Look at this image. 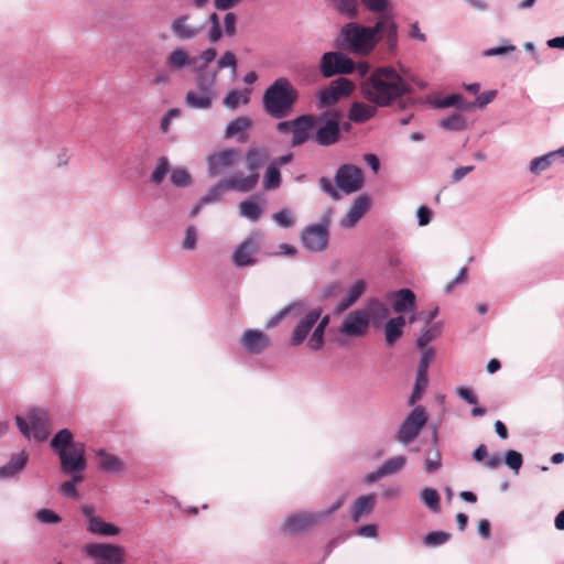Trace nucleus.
Masks as SVG:
<instances>
[{"mask_svg":"<svg viewBox=\"0 0 564 564\" xmlns=\"http://www.w3.org/2000/svg\"><path fill=\"white\" fill-rule=\"evenodd\" d=\"M360 93L376 107L386 108L398 102L405 109L406 102L402 98L412 93V87L394 67L379 66L361 82Z\"/></svg>","mask_w":564,"mask_h":564,"instance_id":"f257e3e1","label":"nucleus"},{"mask_svg":"<svg viewBox=\"0 0 564 564\" xmlns=\"http://www.w3.org/2000/svg\"><path fill=\"white\" fill-rule=\"evenodd\" d=\"M299 93L292 83L285 77H280L264 90L263 109L270 117L282 119L291 113Z\"/></svg>","mask_w":564,"mask_h":564,"instance_id":"f03ea898","label":"nucleus"},{"mask_svg":"<svg viewBox=\"0 0 564 564\" xmlns=\"http://www.w3.org/2000/svg\"><path fill=\"white\" fill-rule=\"evenodd\" d=\"M341 47L359 55H368L376 46L377 28L364 26L355 22L347 23L341 28Z\"/></svg>","mask_w":564,"mask_h":564,"instance_id":"7ed1b4c3","label":"nucleus"},{"mask_svg":"<svg viewBox=\"0 0 564 564\" xmlns=\"http://www.w3.org/2000/svg\"><path fill=\"white\" fill-rule=\"evenodd\" d=\"M14 420L19 432L28 440L43 442L51 434V419L44 409H30L26 417L17 415Z\"/></svg>","mask_w":564,"mask_h":564,"instance_id":"20e7f679","label":"nucleus"},{"mask_svg":"<svg viewBox=\"0 0 564 564\" xmlns=\"http://www.w3.org/2000/svg\"><path fill=\"white\" fill-rule=\"evenodd\" d=\"M346 496L341 495L329 508L318 512H299L288 517L284 521V529L291 533H297L314 527L318 522L329 518L345 502Z\"/></svg>","mask_w":564,"mask_h":564,"instance_id":"39448f33","label":"nucleus"},{"mask_svg":"<svg viewBox=\"0 0 564 564\" xmlns=\"http://www.w3.org/2000/svg\"><path fill=\"white\" fill-rule=\"evenodd\" d=\"M256 177H242L241 173H237L213 185L208 192L202 197V204H212L218 202L226 189L237 191L241 193L251 192L254 188Z\"/></svg>","mask_w":564,"mask_h":564,"instance_id":"423d86ee","label":"nucleus"},{"mask_svg":"<svg viewBox=\"0 0 564 564\" xmlns=\"http://www.w3.org/2000/svg\"><path fill=\"white\" fill-rule=\"evenodd\" d=\"M316 116L323 119L314 127L312 140L319 147H329L337 143L341 134L338 113L336 111H325Z\"/></svg>","mask_w":564,"mask_h":564,"instance_id":"0eeeda50","label":"nucleus"},{"mask_svg":"<svg viewBox=\"0 0 564 564\" xmlns=\"http://www.w3.org/2000/svg\"><path fill=\"white\" fill-rule=\"evenodd\" d=\"M426 422L427 413L425 408L422 405L415 406L401 423L397 433V441L402 445H409L419 436Z\"/></svg>","mask_w":564,"mask_h":564,"instance_id":"6e6552de","label":"nucleus"},{"mask_svg":"<svg viewBox=\"0 0 564 564\" xmlns=\"http://www.w3.org/2000/svg\"><path fill=\"white\" fill-rule=\"evenodd\" d=\"M85 554L95 560L96 564H123L124 549L110 543H88L84 547Z\"/></svg>","mask_w":564,"mask_h":564,"instance_id":"1a4fd4ad","label":"nucleus"},{"mask_svg":"<svg viewBox=\"0 0 564 564\" xmlns=\"http://www.w3.org/2000/svg\"><path fill=\"white\" fill-rule=\"evenodd\" d=\"M170 30L175 40L189 42L203 33L205 23L196 22L191 13H183L171 21Z\"/></svg>","mask_w":564,"mask_h":564,"instance_id":"9d476101","label":"nucleus"},{"mask_svg":"<svg viewBox=\"0 0 564 564\" xmlns=\"http://www.w3.org/2000/svg\"><path fill=\"white\" fill-rule=\"evenodd\" d=\"M354 70V61L341 52H327L321 57L319 72L325 78L339 74H351Z\"/></svg>","mask_w":564,"mask_h":564,"instance_id":"9b49d317","label":"nucleus"},{"mask_svg":"<svg viewBox=\"0 0 564 564\" xmlns=\"http://www.w3.org/2000/svg\"><path fill=\"white\" fill-rule=\"evenodd\" d=\"M370 327V314L367 310L357 308L343 318L338 333L347 337H364Z\"/></svg>","mask_w":564,"mask_h":564,"instance_id":"f8f14e48","label":"nucleus"},{"mask_svg":"<svg viewBox=\"0 0 564 564\" xmlns=\"http://www.w3.org/2000/svg\"><path fill=\"white\" fill-rule=\"evenodd\" d=\"M240 160L241 152L236 148L213 153L207 158L208 173L212 177L219 176L236 166Z\"/></svg>","mask_w":564,"mask_h":564,"instance_id":"ddd939ff","label":"nucleus"},{"mask_svg":"<svg viewBox=\"0 0 564 564\" xmlns=\"http://www.w3.org/2000/svg\"><path fill=\"white\" fill-rule=\"evenodd\" d=\"M334 181L339 191L351 194L362 187L364 174L356 165L343 164L337 169Z\"/></svg>","mask_w":564,"mask_h":564,"instance_id":"4468645a","label":"nucleus"},{"mask_svg":"<svg viewBox=\"0 0 564 564\" xmlns=\"http://www.w3.org/2000/svg\"><path fill=\"white\" fill-rule=\"evenodd\" d=\"M354 90L351 80L339 77L330 83V85L317 94V101L321 108L330 107L338 102L343 97H347Z\"/></svg>","mask_w":564,"mask_h":564,"instance_id":"2eb2a0df","label":"nucleus"},{"mask_svg":"<svg viewBox=\"0 0 564 564\" xmlns=\"http://www.w3.org/2000/svg\"><path fill=\"white\" fill-rule=\"evenodd\" d=\"M80 512L85 518V525L88 533L100 536H116L120 533V529L117 525L106 522L97 516L93 506H82Z\"/></svg>","mask_w":564,"mask_h":564,"instance_id":"dca6fc26","label":"nucleus"},{"mask_svg":"<svg viewBox=\"0 0 564 564\" xmlns=\"http://www.w3.org/2000/svg\"><path fill=\"white\" fill-rule=\"evenodd\" d=\"M260 247V232L254 231L247 236L236 248L232 254V263L237 268L253 265L254 254Z\"/></svg>","mask_w":564,"mask_h":564,"instance_id":"f3484780","label":"nucleus"},{"mask_svg":"<svg viewBox=\"0 0 564 564\" xmlns=\"http://www.w3.org/2000/svg\"><path fill=\"white\" fill-rule=\"evenodd\" d=\"M303 246L313 252H319L328 245V220L324 219L322 224H314L306 227L301 236Z\"/></svg>","mask_w":564,"mask_h":564,"instance_id":"a211bd4d","label":"nucleus"},{"mask_svg":"<svg viewBox=\"0 0 564 564\" xmlns=\"http://www.w3.org/2000/svg\"><path fill=\"white\" fill-rule=\"evenodd\" d=\"M323 118L316 115H301L294 118V126L292 132L291 143L293 147H299L312 140L314 127L317 126Z\"/></svg>","mask_w":564,"mask_h":564,"instance_id":"6ab92c4d","label":"nucleus"},{"mask_svg":"<svg viewBox=\"0 0 564 564\" xmlns=\"http://www.w3.org/2000/svg\"><path fill=\"white\" fill-rule=\"evenodd\" d=\"M321 315L322 308L319 307L308 311L294 327L290 338V345L293 347L300 346L313 330Z\"/></svg>","mask_w":564,"mask_h":564,"instance_id":"aec40b11","label":"nucleus"},{"mask_svg":"<svg viewBox=\"0 0 564 564\" xmlns=\"http://www.w3.org/2000/svg\"><path fill=\"white\" fill-rule=\"evenodd\" d=\"M375 28H377V39L383 37L388 48L394 51L398 45V24L394 21V14L391 12L379 15Z\"/></svg>","mask_w":564,"mask_h":564,"instance_id":"412c9836","label":"nucleus"},{"mask_svg":"<svg viewBox=\"0 0 564 564\" xmlns=\"http://www.w3.org/2000/svg\"><path fill=\"white\" fill-rule=\"evenodd\" d=\"M62 471H84L86 468L84 445H74L58 456Z\"/></svg>","mask_w":564,"mask_h":564,"instance_id":"4be33fe9","label":"nucleus"},{"mask_svg":"<svg viewBox=\"0 0 564 564\" xmlns=\"http://www.w3.org/2000/svg\"><path fill=\"white\" fill-rule=\"evenodd\" d=\"M240 344L247 352L259 355L269 347L270 339L263 332L250 328L242 334Z\"/></svg>","mask_w":564,"mask_h":564,"instance_id":"5701e85b","label":"nucleus"},{"mask_svg":"<svg viewBox=\"0 0 564 564\" xmlns=\"http://www.w3.org/2000/svg\"><path fill=\"white\" fill-rule=\"evenodd\" d=\"M197 57L192 56L184 46L174 47L165 57V65L172 72H182L194 65Z\"/></svg>","mask_w":564,"mask_h":564,"instance_id":"b1692460","label":"nucleus"},{"mask_svg":"<svg viewBox=\"0 0 564 564\" xmlns=\"http://www.w3.org/2000/svg\"><path fill=\"white\" fill-rule=\"evenodd\" d=\"M246 167L249 172L245 177L254 176V187L259 182V170L264 165L268 160V152L259 147L249 148L245 154Z\"/></svg>","mask_w":564,"mask_h":564,"instance_id":"393cba45","label":"nucleus"},{"mask_svg":"<svg viewBox=\"0 0 564 564\" xmlns=\"http://www.w3.org/2000/svg\"><path fill=\"white\" fill-rule=\"evenodd\" d=\"M369 206H370V199L367 195L358 196L354 200L347 215L340 220V226L343 228L354 227L360 220V218L364 216V214L367 212Z\"/></svg>","mask_w":564,"mask_h":564,"instance_id":"a878e982","label":"nucleus"},{"mask_svg":"<svg viewBox=\"0 0 564 564\" xmlns=\"http://www.w3.org/2000/svg\"><path fill=\"white\" fill-rule=\"evenodd\" d=\"M389 297L393 300V310L399 314L414 312L416 308V296L410 289L394 291Z\"/></svg>","mask_w":564,"mask_h":564,"instance_id":"bb28decb","label":"nucleus"},{"mask_svg":"<svg viewBox=\"0 0 564 564\" xmlns=\"http://www.w3.org/2000/svg\"><path fill=\"white\" fill-rule=\"evenodd\" d=\"M217 70L196 68L195 88L193 90H202V93L217 96Z\"/></svg>","mask_w":564,"mask_h":564,"instance_id":"cd10ccee","label":"nucleus"},{"mask_svg":"<svg viewBox=\"0 0 564 564\" xmlns=\"http://www.w3.org/2000/svg\"><path fill=\"white\" fill-rule=\"evenodd\" d=\"M366 290L367 282L365 280L355 281L348 286L346 295L337 304L336 311L338 313L347 311L361 297Z\"/></svg>","mask_w":564,"mask_h":564,"instance_id":"c85d7f7f","label":"nucleus"},{"mask_svg":"<svg viewBox=\"0 0 564 564\" xmlns=\"http://www.w3.org/2000/svg\"><path fill=\"white\" fill-rule=\"evenodd\" d=\"M28 460L29 455L24 451L13 454L8 464L0 467V479H9L15 477L24 469Z\"/></svg>","mask_w":564,"mask_h":564,"instance_id":"c756f323","label":"nucleus"},{"mask_svg":"<svg viewBox=\"0 0 564 564\" xmlns=\"http://www.w3.org/2000/svg\"><path fill=\"white\" fill-rule=\"evenodd\" d=\"M252 126V120L248 117L241 116L231 120L225 131V138L230 139L237 137L239 142L248 140L247 130Z\"/></svg>","mask_w":564,"mask_h":564,"instance_id":"7c9ffc66","label":"nucleus"},{"mask_svg":"<svg viewBox=\"0 0 564 564\" xmlns=\"http://www.w3.org/2000/svg\"><path fill=\"white\" fill-rule=\"evenodd\" d=\"M215 98L214 95L191 89L186 93L184 101L191 109L208 110L212 108Z\"/></svg>","mask_w":564,"mask_h":564,"instance_id":"2f4dec72","label":"nucleus"},{"mask_svg":"<svg viewBox=\"0 0 564 564\" xmlns=\"http://www.w3.org/2000/svg\"><path fill=\"white\" fill-rule=\"evenodd\" d=\"M377 108L375 105H369L360 101H356L351 105L348 118L352 122L364 123L376 116Z\"/></svg>","mask_w":564,"mask_h":564,"instance_id":"473e14b6","label":"nucleus"},{"mask_svg":"<svg viewBox=\"0 0 564 564\" xmlns=\"http://www.w3.org/2000/svg\"><path fill=\"white\" fill-rule=\"evenodd\" d=\"M74 445H84L83 443L74 442L73 433L68 429L59 430L54 437L51 440L50 446L52 451L61 455V453L70 449Z\"/></svg>","mask_w":564,"mask_h":564,"instance_id":"72a5a7b5","label":"nucleus"},{"mask_svg":"<svg viewBox=\"0 0 564 564\" xmlns=\"http://www.w3.org/2000/svg\"><path fill=\"white\" fill-rule=\"evenodd\" d=\"M96 456L98 458V465L100 469H102L106 473L117 474L123 470L124 468V464L118 456L108 453L105 449H98L96 452Z\"/></svg>","mask_w":564,"mask_h":564,"instance_id":"f704fd0d","label":"nucleus"},{"mask_svg":"<svg viewBox=\"0 0 564 564\" xmlns=\"http://www.w3.org/2000/svg\"><path fill=\"white\" fill-rule=\"evenodd\" d=\"M405 318L402 315L390 318L384 325V338L388 346H392L399 340L405 327Z\"/></svg>","mask_w":564,"mask_h":564,"instance_id":"c9c22d12","label":"nucleus"},{"mask_svg":"<svg viewBox=\"0 0 564 564\" xmlns=\"http://www.w3.org/2000/svg\"><path fill=\"white\" fill-rule=\"evenodd\" d=\"M328 324H329V316L325 315L323 317L321 316V318L318 319L316 325L313 327L312 335L307 341V347L311 350L317 351L323 348L324 341H325L324 340L325 329Z\"/></svg>","mask_w":564,"mask_h":564,"instance_id":"e433bc0d","label":"nucleus"},{"mask_svg":"<svg viewBox=\"0 0 564 564\" xmlns=\"http://www.w3.org/2000/svg\"><path fill=\"white\" fill-rule=\"evenodd\" d=\"M376 498L372 494L360 496L351 507V520L357 523L361 517L372 511Z\"/></svg>","mask_w":564,"mask_h":564,"instance_id":"4c0bfd02","label":"nucleus"},{"mask_svg":"<svg viewBox=\"0 0 564 564\" xmlns=\"http://www.w3.org/2000/svg\"><path fill=\"white\" fill-rule=\"evenodd\" d=\"M431 105L437 109L455 107L459 110H469L474 107L473 102L465 100L459 94H451L443 99L432 100Z\"/></svg>","mask_w":564,"mask_h":564,"instance_id":"58836bf2","label":"nucleus"},{"mask_svg":"<svg viewBox=\"0 0 564 564\" xmlns=\"http://www.w3.org/2000/svg\"><path fill=\"white\" fill-rule=\"evenodd\" d=\"M260 196H252L249 199L242 200L239 204V214L241 217L256 223L262 215V208L259 206L258 200Z\"/></svg>","mask_w":564,"mask_h":564,"instance_id":"ea45409f","label":"nucleus"},{"mask_svg":"<svg viewBox=\"0 0 564 564\" xmlns=\"http://www.w3.org/2000/svg\"><path fill=\"white\" fill-rule=\"evenodd\" d=\"M306 304L303 301H296L293 302L285 307H283L281 311H279L273 317H271L268 323L267 327L273 328L275 327L288 314L294 313L295 315H301L305 312Z\"/></svg>","mask_w":564,"mask_h":564,"instance_id":"a19ab883","label":"nucleus"},{"mask_svg":"<svg viewBox=\"0 0 564 564\" xmlns=\"http://www.w3.org/2000/svg\"><path fill=\"white\" fill-rule=\"evenodd\" d=\"M250 90L243 89V90H230L226 94V96L223 99V105L225 108L235 110L240 105H247L250 101Z\"/></svg>","mask_w":564,"mask_h":564,"instance_id":"79ce46f5","label":"nucleus"},{"mask_svg":"<svg viewBox=\"0 0 564 564\" xmlns=\"http://www.w3.org/2000/svg\"><path fill=\"white\" fill-rule=\"evenodd\" d=\"M442 327H443V325H442L441 322L434 323L432 325L431 324L430 325L425 324V328L423 329L422 334L416 339V346L419 348L426 347V345L429 343H431L432 340L436 339L441 335Z\"/></svg>","mask_w":564,"mask_h":564,"instance_id":"37998d69","label":"nucleus"},{"mask_svg":"<svg viewBox=\"0 0 564 564\" xmlns=\"http://www.w3.org/2000/svg\"><path fill=\"white\" fill-rule=\"evenodd\" d=\"M281 185V173L279 166L275 163L270 164L267 167L263 177V188L265 191H272Z\"/></svg>","mask_w":564,"mask_h":564,"instance_id":"c03bdc74","label":"nucleus"},{"mask_svg":"<svg viewBox=\"0 0 564 564\" xmlns=\"http://www.w3.org/2000/svg\"><path fill=\"white\" fill-rule=\"evenodd\" d=\"M421 501L432 511L440 512L441 510V497L436 489L434 488H424L420 492Z\"/></svg>","mask_w":564,"mask_h":564,"instance_id":"a18cd8bd","label":"nucleus"},{"mask_svg":"<svg viewBox=\"0 0 564 564\" xmlns=\"http://www.w3.org/2000/svg\"><path fill=\"white\" fill-rule=\"evenodd\" d=\"M406 464V457L403 455H398L388 458L380 466L383 470L384 476L393 475L399 473Z\"/></svg>","mask_w":564,"mask_h":564,"instance_id":"49530a36","label":"nucleus"},{"mask_svg":"<svg viewBox=\"0 0 564 564\" xmlns=\"http://www.w3.org/2000/svg\"><path fill=\"white\" fill-rule=\"evenodd\" d=\"M555 161V153L549 152L542 156L534 158L530 162V172L533 174H540L546 169L551 166V164Z\"/></svg>","mask_w":564,"mask_h":564,"instance_id":"de8ad7c7","label":"nucleus"},{"mask_svg":"<svg viewBox=\"0 0 564 564\" xmlns=\"http://www.w3.org/2000/svg\"><path fill=\"white\" fill-rule=\"evenodd\" d=\"M427 383H429L427 376H422V375L416 373L413 390L408 400L409 405H413L416 401H419L422 398V395L427 387Z\"/></svg>","mask_w":564,"mask_h":564,"instance_id":"09e8293b","label":"nucleus"},{"mask_svg":"<svg viewBox=\"0 0 564 564\" xmlns=\"http://www.w3.org/2000/svg\"><path fill=\"white\" fill-rule=\"evenodd\" d=\"M440 127L449 131H462L466 128V119L458 113H454L440 121Z\"/></svg>","mask_w":564,"mask_h":564,"instance_id":"8fccbe9b","label":"nucleus"},{"mask_svg":"<svg viewBox=\"0 0 564 564\" xmlns=\"http://www.w3.org/2000/svg\"><path fill=\"white\" fill-rule=\"evenodd\" d=\"M360 2L371 13H379L380 15L391 13L389 11L391 8L390 0H360Z\"/></svg>","mask_w":564,"mask_h":564,"instance_id":"3c124183","label":"nucleus"},{"mask_svg":"<svg viewBox=\"0 0 564 564\" xmlns=\"http://www.w3.org/2000/svg\"><path fill=\"white\" fill-rule=\"evenodd\" d=\"M365 310L369 312L370 318L375 319H383L389 315L388 308L377 299L369 300Z\"/></svg>","mask_w":564,"mask_h":564,"instance_id":"603ef678","label":"nucleus"},{"mask_svg":"<svg viewBox=\"0 0 564 564\" xmlns=\"http://www.w3.org/2000/svg\"><path fill=\"white\" fill-rule=\"evenodd\" d=\"M337 10L349 18H355L358 13L357 0H329Z\"/></svg>","mask_w":564,"mask_h":564,"instance_id":"864d4df0","label":"nucleus"},{"mask_svg":"<svg viewBox=\"0 0 564 564\" xmlns=\"http://www.w3.org/2000/svg\"><path fill=\"white\" fill-rule=\"evenodd\" d=\"M237 57L231 51H226L223 53V55L217 59V72L230 68L232 75H236L237 73Z\"/></svg>","mask_w":564,"mask_h":564,"instance_id":"5fc2aeb1","label":"nucleus"},{"mask_svg":"<svg viewBox=\"0 0 564 564\" xmlns=\"http://www.w3.org/2000/svg\"><path fill=\"white\" fill-rule=\"evenodd\" d=\"M169 172V160L165 156H161L158 160L155 169L151 173V182L159 185L162 183Z\"/></svg>","mask_w":564,"mask_h":564,"instance_id":"6e6d98bb","label":"nucleus"},{"mask_svg":"<svg viewBox=\"0 0 564 564\" xmlns=\"http://www.w3.org/2000/svg\"><path fill=\"white\" fill-rule=\"evenodd\" d=\"M451 538V534L444 531H432L424 536V544L426 546H440L445 544Z\"/></svg>","mask_w":564,"mask_h":564,"instance_id":"4d7b16f0","label":"nucleus"},{"mask_svg":"<svg viewBox=\"0 0 564 564\" xmlns=\"http://www.w3.org/2000/svg\"><path fill=\"white\" fill-rule=\"evenodd\" d=\"M442 466V457L438 449L429 452L424 462V469L426 473H434Z\"/></svg>","mask_w":564,"mask_h":564,"instance_id":"13d9d810","label":"nucleus"},{"mask_svg":"<svg viewBox=\"0 0 564 564\" xmlns=\"http://www.w3.org/2000/svg\"><path fill=\"white\" fill-rule=\"evenodd\" d=\"M505 463L510 469L518 474L523 464V458L519 452L509 449L505 454Z\"/></svg>","mask_w":564,"mask_h":564,"instance_id":"bf43d9fd","label":"nucleus"},{"mask_svg":"<svg viewBox=\"0 0 564 564\" xmlns=\"http://www.w3.org/2000/svg\"><path fill=\"white\" fill-rule=\"evenodd\" d=\"M171 183L176 187H185L191 183V175L184 169H174L171 172Z\"/></svg>","mask_w":564,"mask_h":564,"instance_id":"052dcab7","label":"nucleus"},{"mask_svg":"<svg viewBox=\"0 0 564 564\" xmlns=\"http://www.w3.org/2000/svg\"><path fill=\"white\" fill-rule=\"evenodd\" d=\"M223 31L228 37H232L237 33V15L234 12H227L223 19Z\"/></svg>","mask_w":564,"mask_h":564,"instance_id":"680f3d73","label":"nucleus"},{"mask_svg":"<svg viewBox=\"0 0 564 564\" xmlns=\"http://www.w3.org/2000/svg\"><path fill=\"white\" fill-rule=\"evenodd\" d=\"M197 242V230L191 225L185 229V236L182 241V248L184 250H194L196 248Z\"/></svg>","mask_w":564,"mask_h":564,"instance_id":"e2e57ef3","label":"nucleus"},{"mask_svg":"<svg viewBox=\"0 0 564 564\" xmlns=\"http://www.w3.org/2000/svg\"><path fill=\"white\" fill-rule=\"evenodd\" d=\"M318 185L321 191L327 194L332 199L339 200L340 194L338 193V188L334 187L332 181L328 177L322 176L318 180Z\"/></svg>","mask_w":564,"mask_h":564,"instance_id":"0e129e2a","label":"nucleus"},{"mask_svg":"<svg viewBox=\"0 0 564 564\" xmlns=\"http://www.w3.org/2000/svg\"><path fill=\"white\" fill-rule=\"evenodd\" d=\"M433 356H434V351L431 348L425 349L422 352L420 361H419V366L416 369L417 375L427 376L429 367L433 359Z\"/></svg>","mask_w":564,"mask_h":564,"instance_id":"69168bd1","label":"nucleus"},{"mask_svg":"<svg viewBox=\"0 0 564 564\" xmlns=\"http://www.w3.org/2000/svg\"><path fill=\"white\" fill-rule=\"evenodd\" d=\"M273 220L283 228L291 227L294 224L292 213L288 209H282L272 216Z\"/></svg>","mask_w":564,"mask_h":564,"instance_id":"338daca9","label":"nucleus"},{"mask_svg":"<svg viewBox=\"0 0 564 564\" xmlns=\"http://www.w3.org/2000/svg\"><path fill=\"white\" fill-rule=\"evenodd\" d=\"M36 519L42 523H58L61 521V517L50 509H41L36 512Z\"/></svg>","mask_w":564,"mask_h":564,"instance_id":"774afa93","label":"nucleus"}]
</instances>
